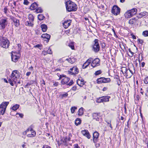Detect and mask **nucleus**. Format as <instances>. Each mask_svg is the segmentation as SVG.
Returning <instances> with one entry per match:
<instances>
[{"mask_svg": "<svg viewBox=\"0 0 148 148\" xmlns=\"http://www.w3.org/2000/svg\"><path fill=\"white\" fill-rule=\"evenodd\" d=\"M65 5L66 10L69 12L75 11L77 10V7L76 5L70 1L66 2Z\"/></svg>", "mask_w": 148, "mask_h": 148, "instance_id": "nucleus-1", "label": "nucleus"}, {"mask_svg": "<svg viewBox=\"0 0 148 148\" xmlns=\"http://www.w3.org/2000/svg\"><path fill=\"white\" fill-rule=\"evenodd\" d=\"M8 18L4 17L0 20V29H5L8 24Z\"/></svg>", "mask_w": 148, "mask_h": 148, "instance_id": "nucleus-2", "label": "nucleus"}, {"mask_svg": "<svg viewBox=\"0 0 148 148\" xmlns=\"http://www.w3.org/2000/svg\"><path fill=\"white\" fill-rule=\"evenodd\" d=\"M1 46L5 48H7L9 45L10 43L8 40L6 38L3 37L0 40Z\"/></svg>", "mask_w": 148, "mask_h": 148, "instance_id": "nucleus-3", "label": "nucleus"}, {"mask_svg": "<svg viewBox=\"0 0 148 148\" xmlns=\"http://www.w3.org/2000/svg\"><path fill=\"white\" fill-rule=\"evenodd\" d=\"M9 103V102H3L0 105V114L3 115L5 112L7 106Z\"/></svg>", "mask_w": 148, "mask_h": 148, "instance_id": "nucleus-4", "label": "nucleus"}, {"mask_svg": "<svg viewBox=\"0 0 148 148\" xmlns=\"http://www.w3.org/2000/svg\"><path fill=\"white\" fill-rule=\"evenodd\" d=\"M19 73L17 70L13 71L12 73L11 77L15 83H16L17 79L20 76Z\"/></svg>", "mask_w": 148, "mask_h": 148, "instance_id": "nucleus-5", "label": "nucleus"}, {"mask_svg": "<svg viewBox=\"0 0 148 148\" xmlns=\"http://www.w3.org/2000/svg\"><path fill=\"white\" fill-rule=\"evenodd\" d=\"M19 58L20 54L19 53L12 52L11 54V59L12 61L16 62L18 61Z\"/></svg>", "mask_w": 148, "mask_h": 148, "instance_id": "nucleus-6", "label": "nucleus"}, {"mask_svg": "<svg viewBox=\"0 0 148 148\" xmlns=\"http://www.w3.org/2000/svg\"><path fill=\"white\" fill-rule=\"evenodd\" d=\"M120 11V9L116 5H114L112 9V13L116 16L119 14Z\"/></svg>", "mask_w": 148, "mask_h": 148, "instance_id": "nucleus-7", "label": "nucleus"}, {"mask_svg": "<svg viewBox=\"0 0 148 148\" xmlns=\"http://www.w3.org/2000/svg\"><path fill=\"white\" fill-rule=\"evenodd\" d=\"M98 41L97 39H95L94 40L95 44L93 46L92 50L95 52H98L99 50L100 46Z\"/></svg>", "mask_w": 148, "mask_h": 148, "instance_id": "nucleus-8", "label": "nucleus"}, {"mask_svg": "<svg viewBox=\"0 0 148 148\" xmlns=\"http://www.w3.org/2000/svg\"><path fill=\"white\" fill-rule=\"evenodd\" d=\"M69 74L71 75H75L79 73V70L76 66H75L71 68L69 71H68Z\"/></svg>", "mask_w": 148, "mask_h": 148, "instance_id": "nucleus-9", "label": "nucleus"}, {"mask_svg": "<svg viewBox=\"0 0 148 148\" xmlns=\"http://www.w3.org/2000/svg\"><path fill=\"white\" fill-rule=\"evenodd\" d=\"M63 77L61 81V83L62 84H67V82L69 81L70 78L65 76L64 75H60L59 78V79Z\"/></svg>", "mask_w": 148, "mask_h": 148, "instance_id": "nucleus-10", "label": "nucleus"}, {"mask_svg": "<svg viewBox=\"0 0 148 148\" xmlns=\"http://www.w3.org/2000/svg\"><path fill=\"white\" fill-rule=\"evenodd\" d=\"M58 144L59 146L61 145H63L66 146H68V144L67 143V138L63 137L61 138L60 141L58 142Z\"/></svg>", "mask_w": 148, "mask_h": 148, "instance_id": "nucleus-11", "label": "nucleus"}, {"mask_svg": "<svg viewBox=\"0 0 148 148\" xmlns=\"http://www.w3.org/2000/svg\"><path fill=\"white\" fill-rule=\"evenodd\" d=\"M10 19L14 22V25L16 27H18L20 25L19 21L13 16H10Z\"/></svg>", "mask_w": 148, "mask_h": 148, "instance_id": "nucleus-12", "label": "nucleus"}, {"mask_svg": "<svg viewBox=\"0 0 148 148\" xmlns=\"http://www.w3.org/2000/svg\"><path fill=\"white\" fill-rule=\"evenodd\" d=\"M99 134L97 132H94L93 134V140L94 143L97 142L98 140Z\"/></svg>", "mask_w": 148, "mask_h": 148, "instance_id": "nucleus-13", "label": "nucleus"}, {"mask_svg": "<svg viewBox=\"0 0 148 148\" xmlns=\"http://www.w3.org/2000/svg\"><path fill=\"white\" fill-rule=\"evenodd\" d=\"M81 133L88 139L90 138L91 136L88 130H84L81 131Z\"/></svg>", "mask_w": 148, "mask_h": 148, "instance_id": "nucleus-14", "label": "nucleus"}, {"mask_svg": "<svg viewBox=\"0 0 148 148\" xmlns=\"http://www.w3.org/2000/svg\"><path fill=\"white\" fill-rule=\"evenodd\" d=\"M92 61V59L91 58H90L87 60L86 62L83 64L82 66L83 68L84 69L87 68Z\"/></svg>", "mask_w": 148, "mask_h": 148, "instance_id": "nucleus-15", "label": "nucleus"}, {"mask_svg": "<svg viewBox=\"0 0 148 148\" xmlns=\"http://www.w3.org/2000/svg\"><path fill=\"white\" fill-rule=\"evenodd\" d=\"M100 113H94L92 114V116L93 119H95L97 121H99L101 118Z\"/></svg>", "mask_w": 148, "mask_h": 148, "instance_id": "nucleus-16", "label": "nucleus"}, {"mask_svg": "<svg viewBox=\"0 0 148 148\" xmlns=\"http://www.w3.org/2000/svg\"><path fill=\"white\" fill-rule=\"evenodd\" d=\"M99 62L100 60L98 58H95L92 61L91 64V66L93 67H95L99 64Z\"/></svg>", "mask_w": 148, "mask_h": 148, "instance_id": "nucleus-17", "label": "nucleus"}, {"mask_svg": "<svg viewBox=\"0 0 148 148\" xmlns=\"http://www.w3.org/2000/svg\"><path fill=\"white\" fill-rule=\"evenodd\" d=\"M113 81L115 84H116L119 86L121 84V82L119 79V77L118 75H116L114 77Z\"/></svg>", "mask_w": 148, "mask_h": 148, "instance_id": "nucleus-18", "label": "nucleus"}, {"mask_svg": "<svg viewBox=\"0 0 148 148\" xmlns=\"http://www.w3.org/2000/svg\"><path fill=\"white\" fill-rule=\"evenodd\" d=\"M71 23L70 20H67L64 21L63 23V26L65 28H67L71 25Z\"/></svg>", "mask_w": 148, "mask_h": 148, "instance_id": "nucleus-19", "label": "nucleus"}, {"mask_svg": "<svg viewBox=\"0 0 148 148\" xmlns=\"http://www.w3.org/2000/svg\"><path fill=\"white\" fill-rule=\"evenodd\" d=\"M30 131L31 132V134L27 135V136L28 137L33 138L36 135L35 132L34 131L32 128H30Z\"/></svg>", "mask_w": 148, "mask_h": 148, "instance_id": "nucleus-20", "label": "nucleus"}, {"mask_svg": "<svg viewBox=\"0 0 148 148\" xmlns=\"http://www.w3.org/2000/svg\"><path fill=\"white\" fill-rule=\"evenodd\" d=\"M133 16L130 11L129 10L127 11L125 14V16L126 18H129Z\"/></svg>", "mask_w": 148, "mask_h": 148, "instance_id": "nucleus-21", "label": "nucleus"}, {"mask_svg": "<svg viewBox=\"0 0 148 148\" xmlns=\"http://www.w3.org/2000/svg\"><path fill=\"white\" fill-rule=\"evenodd\" d=\"M77 84L80 86H82L84 84L85 82L83 79H79L77 81Z\"/></svg>", "mask_w": 148, "mask_h": 148, "instance_id": "nucleus-22", "label": "nucleus"}, {"mask_svg": "<svg viewBox=\"0 0 148 148\" xmlns=\"http://www.w3.org/2000/svg\"><path fill=\"white\" fill-rule=\"evenodd\" d=\"M50 35L47 34H43L42 35V37L43 38H46L48 41H49L50 38Z\"/></svg>", "mask_w": 148, "mask_h": 148, "instance_id": "nucleus-23", "label": "nucleus"}, {"mask_svg": "<svg viewBox=\"0 0 148 148\" xmlns=\"http://www.w3.org/2000/svg\"><path fill=\"white\" fill-rule=\"evenodd\" d=\"M38 6V4L36 3H32L30 7V9L32 10L35 9Z\"/></svg>", "mask_w": 148, "mask_h": 148, "instance_id": "nucleus-24", "label": "nucleus"}, {"mask_svg": "<svg viewBox=\"0 0 148 148\" xmlns=\"http://www.w3.org/2000/svg\"><path fill=\"white\" fill-rule=\"evenodd\" d=\"M125 74L126 76L128 78L130 77L132 75V74L130 73L129 69H128Z\"/></svg>", "mask_w": 148, "mask_h": 148, "instance_id": "nucleus-25", "label": "nucleus"}, {"mask_svg": "<svg viewBox=\"0 0 148 148\" xmlns=\"http://www.w3.org/2000/svg\"><path fill=\"white\" fill-rule=\"evenodd\" d=\"M41 27L43 32H45L47 29V26L45 24H42L41 25Z\"/></svg>", "mask_w": 148, "mask_h": 148, "instance_id": "nucleus-26", "label": "nucleus"}, {"mask_svg": "<svg viewBox=\"0 0 148 148\" xmlns=\"http://www.w3.org/2000/svg\"><path fill=\"white\" fill-rule=\"evenodd\" d=\"M110 98V97L104 96L102 97V98L103 102H107L109 101V98Z\"/></svg>", "mask_w": 148, "mask_h": 148, "instance_id": "nucleus-27", "label": "nucleus"}, {"mask_svg": "<svg viewBox=\"0 0 148 148\" xmlns=\"http://www.w3.org/2000/svg\"><path fill=\"white\" fill-rule=\"evenodd\" d=\"M78 115L79 116H81L84 113L83 108L82 107L80 108L78 111Z\"/></svg>", "mask_w": 148, "mask_h": 148, "instance_id": "nucleus-28", "label": "nucleus"}, {"mask_svg": "<svg viewBox=\"0 0 148 148\" xmlns=\"http://www.w3.org/2000/svg\"><path fill=\"white\" fill-rule=\"evenodd\" d=\"M129 11H130L131 13H132V14L133 16L136 14L137 9L136 8H134L131 10H129Z\"/></svg>", "mask_w": 148, "mask_h": 148, "instance_id": "nucleus-29", "label": "nucleus"}, {"mask_svg": "<svg viewBox=\"0 0 148 148\" xmlns=\"http://www.w3.org/2000/svg\"><path fill=\"white\" fill-rule=\"evenodd\" d=\"M81 120L79 118H77L75 121V124L77 126L78 125H80L81 123Z\"/></svg>", "mask_w": 148, "mask_h": 148, "instance_id": "nucleus-30", "label": "nucleus"}, {"mask_svg": "<svg viewBox=\"0 0 148 148\" xmlns=\"http://www.w3.org/2000/svg\"><path fill=\"white\" fill-rule=\"evenodd\" d=\"M19 105L18 104H16L13 106L12 108V109L14 110H16L19 107Z\"/></svg>", "mask_w": 148, "mask_h": 148, "instance_id": "nucleus-31", "label": "nucleus"}, {"mask_svg": "<svg viewBox=\"0 0 148 148\" xmlns=\"http://www.w3.org/2000/svg\"><path fill=\"white\" fill-rule=\"evenodd\" d=\"M128 69L125 67H123L121 68V71L123 74H125Z\"/></svg>", "mask_w": 148, "mask_h": 148, "instance_id": "nucleus-32", "label": "nucleus"}, {"mask_svg": "<svg viewBox=\"0 0 148 148\" xmlns=\"http://www.w3.org/2000/svg\"><path fill=\"white\" fill-rule=\"evenodd\" d=\"M66 60H67V61H68L71 64H73V63H74L75 62V60L73 58L72 59H71V58L66 59Z\"/></svg>", "mask_w": 148, "mask_h": 148, "instance_id": "nucleus-33", "label": "nucleus"}, {"mask_svg": "<svg viewBox=\"0 0 148 148\" xmlns=\"http://www.w3.org/2000/svg\"><path fill=\"white\" fill-rule=\"evenodd\" d=\"M28 18L29 19V21L33 22L34 20V17L31 14H30L28 16Z\"/></svg>", "mask_w": 148, "mask_h": 148, "instance_id": "nucleus-34", "label": "nucleus"}, {"mask_svg": "<svg viewBox=\"0 0 148 148\" xmlns=\"http://www.w3.org/2000/svg\"><path fill=\"white\" fill-rule=\"evenodd\" d=\"M25 25H26L31 27H32L33 25L32 22L30 21H26L25 22Z\"/></svg>", "mask_w": 148, "mask_h": 148, "instance_id": "nucleus-35", "label": "nucleus"}, {"mask_svg": "<svg viewBox=\"0 0 148 148\" xmlns=\"http://www.w3.org/2000/svg\"><path fill=\"white\" fill-rule=\"evenodd\" d=\"M38 19L39 20H43L45 18L44 16L42 14H39L38 16Z\"/></svg>", "mask_w": 148, "mask_h": 148, "instance_id": "nucleus-36", "label": "nucleus"}, {"mask_svg": "<svg viewBox=\"0 0 148 148\" xmlns=\"http://www.w3.org/2000/svg\"><path fill=\"white\" fill-rule=\"evenodd\" d=\"M146 15V13L144 12H143L140 13L138 15L137 17L138 18H141L143 16H144Z\"/></svg>", "mask_w": 148, "mask_h": 148, "instance_id": "nucleus-37", "label": "nucleus"}, {"mask_svg": "<svg viewBox=\"0 0 148 148\" xmlns=\"http://www.w3.org/2000/svg\"><path fill=\"white\" fill-rule=\"evenodd\" d=\"M110 78H105L103 77V83H107L110 81Z\"/></svg>", "mask_w": 148, "mask_h": 148, "instance_id": "nucleus-38", "label": "nucleus"}, {"mask_svg": "<svg viewBox=\"0 0 148 148\" xmlns=\"http://www.w3.org/2000/svg\"><path fill=\"white\" fill-rule=\"evenodd\" d=\"M43 10L40 7L38 8L36 10V12L37 13H41L42 12Z\"/></svg>", "mask_w": 148, "mask_h": 148, "instance_id": "nucleus-39", "label": "nucleus"}, {"mask_svg": "<svg viewBox=\"0 0 148 148\" xmlns=\"http://www.w3.org/2000/svg\"><path fill=\"white\" fill-rule=\"evenodd\" d=\"M103 77H101L98 78L97 80V83L100 84L103 83Z\"/></svg>", "mask_w": 148, "mask_h": 148, "instance_id": "nucleus-40", "label": "nucleus"}, {"mask_svg": "<svg viewBox=\"0 0 148 148\" xmlns=\"http://www.w3.org/2000/svg\"><path fill=\"white\" fill-rule=\"evenodd\" d=\"M142 34L145 37L148 36V31L146 30L143 32Z\"/></svg>", "mask_w": 148, "mask_h": 148, "instance_id": "nucleus-41", "label": "nucleus"}, {"mask_svg": "<svg viewBox=\"0 0 148 148\" xmlns=\"http://www.w3.org/2000/svg\"><path fill=\"white\" fill-rule=\"evenodd\" d=\"M135 21V18L130 19L129 21V23L130 24H133Z\"/></svg>", "mask_w": 148, "mask_h": 148, "instance_id": "nucleus-42", "label": "nucleus"}, {"mask_svg": "<svg viewBox=\"0 0 148 148\" xmlns=\"http://www.w3.org/2000/svg\"><path fill=\"white\" fill-rule=\"evenodd\" d=\"M68 96V94L67 93H65V94H61L60 96L62 99Z\"/></svg>", "mask_w": 148, "mask_h": 148, "instance_id": "nucleus-43", "label": "nucleus"}, {"mask_svg": "<svg viewBox=\"0 0 148 148\" xmlns=\"http://www.w3.org/2000/svg\"><path fill=\"white\" fill-rule=\"evenodd\" d=\"M8 82L9 83H10L11 85L12 86H14V84L13 83V82H14L12 80L11 78H9L8 79Z\"/></svg>", "mask_w": 148, "mask_h": 148, "instance_id": "nucleus-44", "label": "nucleus"}, {"mask_svg": "<svg viewBox=\"0 0 148 148\" xmlns=\"http://www.w3.org/2000/svg\"><path fill=\"white\" fill-rule=\"evenodd\" d=\"M34 81H31L29 83H28L25 86V87H27V86H29L31 84H33Z\"/></svg>", "mask_w": 148, "mask_h": 148, "instance_id": "nucleus-45", "label": "nucleus"}, {"mask_svg": "<svg viewBox=\"0 0 148 148\" xmlns=\"http://www.w3.org/2000/svg\"><path fill=\"white\" fill-rule=\"evenodd\" d=\"M77 108V107H72L71 109V112L72 113H74L75 110Z\"/></svg>", "mask_w": 148, "mask_h": 148, "instance_id": "nucleus-46", "label": "nucleus"}, {"mask_svg": "<svg viewBox=\"0 0 148 148\" xmlns=\"http://www.w3.org/2000/svg\"><path fill=\"white\" fill-rule=\"evenodd\" d=\"M103 102V101L102 100V97L97 99V102L98 103H101Z\"/></svg>", "mask_w": 148, "mask_h": 148, "instance_id": "nucleus-47", "label": "nucleus"}, {"mask_svg": "<svg viewBox=\"0 0 148 148\" xmlns=\"http://www.w3.org/2000/svg\"><path fill=\"white\" fill-rule=\"evenodd\" d=\"M69 46L72 49H74V45L73 43H71L69 44Z\"/></svg>", "mask_w": 148, "mask_h": 148, "instance_id": "nucleus-48", "label": "nucleus"}, {"mask_svg": "<svg viewBox=\"0 0 148 148\" xmlns=\"http://www.w3.org/2000/svg\"><path fill=\"white\" fill-rule=\"evenodd\" d=\"M101 71L100 70H99L95 72V74L96 75H99V74H101Z\"/></svg>", "mask_w": 148, "mask_h": 148, "instance_id": "nucleus-49", "label": "nucleus"}, {"mask_svg": "<svg viewBox=\"0 0 148 148\" xmlns=\"http://www.w3.org/2000/svg\"><path fill=\"white\" fill-rule=\"evenodd\" d=\"M107 40L108 41H110H110L111 40V38L110 35V34H108L107 35Z\"/></svg>", "mask_w": 148, "mask_h": 148, "instance_id": "nucleus-50", "label": "nucleus"}, {"mask_svg": "<svg viewBox=\"0 0 148 148\" xmlns=\"http://www.w3.org/2000/svg\"><path fill=\"white\" fill-rule=\"evenodd\" d=\"M137 41L139 43L141 44H142L143 42V40H141L139 38L138 39Z\"/></svg>", "mask_w": 148, "mask_h": 148, "instance_id": "nucleus-51", "label": "nucleus"}, {"mask_svg": "<svg viewBox=\"0 0 148 148\" xmlns=\"http://www.w3.org/2000/svg\"><path fill=\"white\" fill-rule=\"evenodd\" d=\"M8 11V9L7 7H5L4 9V12L5 14H6L7 13Z\"/></svg>", "mask_w": 148, "mask_h": 148, "instance_id": "nucleus-52", "label": "nucleus"}, {"mask_svg": "<svg viewBox=\"0 0 148 148\" xmlns=\"http://www.w3.org/2000/svg\"><path fill=\"white\" fill-rule=\"evenodd\" d=\"M144 82L145 84H148V77H146L144 80Z\"/></svg>", "mask_w": 148, "mask_h": 148, "instance_id": "nucleus-53", "label": "nucleus"}, {"mask_svg": "<svg viewBox=\"0 0 148 148\" xmlns=\"http://www.w3.org/2000/svg\"><path fill=\"white\" fill-rule=\"evenodd\" d=\"M47 53L49 54H51L52 53V51H51V50L50 49V48H49V49H48V50L47 51Z\"/></svg>", "mask_w": 148, "mask_h": 148, "instance_id": "nucleus-54", "label": "nucleus"}, {"mask_svg": "<svg viewBox=\"0 0 148 148\" xmlns=\"http://www.w3.org/2000/svg\"><path fill=\"white\" fill-rule=\"evenodd\" d=\"M73 80H72L70 81V82L68 84H67L66 85H69V86H71L72 84H73Z\"/></svg>", "mask_w": 148, "mask_h": 148, "instance_id": "nucleus-55", "label": "nucleus"}, {"mask_svg": "<svg viewBox=\"0 0 148 148\" xmlns=\"http://www.w3.org/2000/svg\"><path fill=\"white\" fill-rule=\"evenodd\" d=\"M18 114L21 118H22L24 116L23 114L22 113H17L16 114V115Z\"/></svg>", "mask_w": 148, "mask_h": 148, "instance_id": "nucleus-56", "label": "nucleus"}, {"mask_svg": "<svg viewBox=\"0 0 148 148\" xmlns=\"http://www.w3.org/2000/svg\"><path fill=\"white\" fill-rule=\"evenodd\" d=\"M74 148H80L78 144H75L73 145Z\"/></svg>", "mask_w": 148, "mask_h": 148, "instance_id": "nucleus-57", "label": "nucleus"}, {"mask_svg": "<svg viewBox=\"0 0 148 148\" xmlns=\"http://www.w3.org/2000/svg\"><path fill=\"white\" fill-rule=\"evenodd\" d=\"M23 3L25 5H27L29 3V2L27 0H24Z\"/></svg>", "mask_w": 148, "mask_h": 148, "instance_id": "nucleus-58", "label": "nucleus"}, {"mask_svg": "<svg viewBox=\"0 0 148 148\" xmlns=\"http://www.w3.org/2000/svg\"><path fill=\"white\" fill-rule=\"evenodd\" d=\"M42 148H51V147L48 145H45L43 146Z\"/></svg>", "mask_w": 148, "mask_h": 148, "instance_id": "nucleus-59", "label": "nucleus"}, {"mask_svg": "<svg viewBox=\"0 0 148 148\" xmlns=\"http://www.w3.org/2000/svg\"><path fill=\"white\" fill-rule=\"evenodd\" d=\"M40 46H41V45L40 44H37L36 45H35L34 46V47H37V48H39L40 49Z\"/></svg>", "mask_w": 148, "mask_h": 148, "instance_id": "nucleus-60", "label": "nucleus"}, {"mask_svg": "<svg viewBox=\"0 0 148 148\" xmlns=\"http://www.w3.org/2000/svg\"><path fill=\"white\" fill-rule=\"evenodd\" d=\"M112 31H113V32H114V36H115L116 38H117V36L116 35V32H115L114 30L113 29H112Z\"/></svg>", "mask_w": 148, "mask_h": 148, "instance_id": "nucleus-61", "label": "nucleus"}, {"mask_svg": "<svg viewBox=\"0 0 148 148\" xmlns=\"http://www.w3.org/2000/svg\"><path fill=\"white\" fill-rule=\"evenodd\" d=\"M58 85V82H56L53 84V86H57Z\"/></svg>", "mask_w": 148, "mask_h": 148, "instance_id": "nucleus-62", "label": "nucleus"}, {"mask_svg": "<svg viewBox=\"0 0 148 148\" xmlns=\"http://www.w3.org/2000/svg\"><path fill=\"white\" fill-rule=\"evenodd\" d=\"M42 53L43 54V55L44 56L46 55V54H47V52L46 51H43Z\"/></svg>", "mask_w": 148, "mask_h": 148, "instance_id": "nucleus-63", "label": "nucleus"}, {"mask_svg": "<svg viewBox=\"0 0 148 148\" xmlns=\"http://www.w3.org/2000/svg\"><path fill=\"white\" fill-rule=\"evenodd\" d=\"M31 74V72H27L26 73V75L27 76H29Z\"/></svg>", "mask_w": 148, "mask_h": 148, "instance_id": "nucleus-64", "label": "nucleus"}]
</instances>
